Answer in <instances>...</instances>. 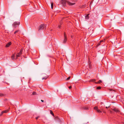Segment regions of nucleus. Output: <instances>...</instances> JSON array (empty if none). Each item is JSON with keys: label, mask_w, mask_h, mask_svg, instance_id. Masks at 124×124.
Instances as JSON below:
<instances>
[{"label": "nucleus", "mask_w": 124, "mask_h": 124, "mask_svg": "<svg viewBox=\"0 0 124 124\" xmlns=\"http://www.w3.org/2000/svg\"><path fill=\"white\" fill-rule=\"evenodd\" d=\"M39 116L37 117H36V119H37H37H38V118H39Z\"/></svg>", "instance_id": "obj_32"}, {"label": "nucleus", "mask_w": 124, "mask_h": 124, "mask_svg": "<svg viewBox=\"0 0 124 124\" xmlns=\"http://www.w3.org/2000/svg\"><path fill=\"white\" fill-rule=\"evenodd\" d=\"M32 94L33 95H35L36 94V93L35 92H33L32 93Z\"/></svg>", "instance_id": "obj_22"}, {"label": "nucleus", "mask_w": 124, "mask_h": 124, "mask_svg": "<svg viewBox=\"0 0 124 124\" xmlns=\"http://www.w3.org/2000/svg\"><path fill=\"white\" fill-rule=\"evenodd\" d=\"M61 2L64 5L66 3V1L63 0H62Z\"/></svg>", "instance_id": "obj_9"}, {"label": "nucleus", "mask_w": 124, "mask_h": 124, "mask_svg": "<svg viewBox=\"0 0 124 124\" xmlns=\"http://www.w3.org/2000/svg\"><path fill=\"white\" fill-rule=\"evenodd\" d=\"M108 107H106V108H108Z\"/></svg>", "instance_id": "obj_35"}, {"label": "nucleus", "mask_w": 124, "mask_h": 124, "mask_svg": "<svg viewBox=\"0 0 124 124\" xmlns=\"http://www.w3.org/2000/svg\"><path fill=\"white\" fill-rule=\"evenodd\" d=\"M51 8L52 9H53V7L54 4L53 3H51Z\"/></svg>", "instance_id": "obj_13"}, {"label": "nucleus", "mask_w": 124, "mask_h": 124, "mask_svg": "<svg viewBox=\"0 0 124 124\" xmlns=\"http://www.w3.org/2000/svg\"><path fill=\"white\" fill-rule=\"evenodd\" d=\"M67 85L68 86L69 88L70 89V86H69V83L67 82L66 83Z\"/></svg>", "instance_id": "obj_19"}, {"label": "nucleus", "mask_w": 124, "mask_h": 124, "mask_svg": "<svg viewBox=\"0 0 124 124\" xmlns=\"http://www.w3.org/2000/svg\"><path fill=\"white\" fill-rule=\"evenodd\" d=\"M22 50H23L22 49H21L20 50V51L19 52V53H21V54H22Z\"/></svg>", "instance_id": "obj_23"}, {"label": "nucleus", "mask_w": 124, "mask_h": 124, "mask_svg": "<svg viewBox=\"0 0 124 124\" xmlns=\"http://www.w3.org/2000/svg\"><path fill=\"white\" fill-rule=\"evenodd\" d=\"M101 88V87H100L99 86L97 87V89H100Z\"/></svg>", "instance_id": "obj_24"}, {"label": "nucleus", "mask_w": 124, "mask_h": 124, "mask_svg": "<svg viewBox=\"0 0 124 124\" xmlns=\"http://www.w3.org/2000/svg\"><path fill=\"white\" fill-rule=\"evenodd\" d=\"M75 4V3H71L70 2V5H74Z\"/></svg>", "instance_id": "obj_26"}, {"label": "nucleus", "mask_w": 124, "mask_h": 124, "mask_svg": "<svg viewBox=\"0 0 124 124\" xmlns=\"http://www.w3.org/2000/svg\"><path fill=\"white\" fill-rule=\"evenodd\" d=\"M70 79V76L66 80H68Z\"/></svg>", "instance_id": "obj_29"}, {"label": "nucleus", "mask_w": 124, "mask_h": 124, "mask_svg": "<svg viewBox=\"0 0 124 124\" xmlns=\"http://www.w3.org/2000/svg\"><path fill=\"white\" fill-rule=\"evenodd\" d=\"M102 82V81L101 80H100L98 82H95V84H98V83H101Z\"/></svg>", "instance_id": "obj_14"}, {"label": "nucleus", "mask_w": 124, "mask_h": 124, "mask_svg": "<svg viewBox=\"0 0 124 124\" xmlns=\"http://www.w3.org/2000/svg\"><path fill=\"white\" fill-rule=\"evenodd\" d=\"M70 89L71 88V86H70Z\"/></svg>", "instance_id": "obj_36"}, {"label": "nucleus", "mask_w": 124, "mask_h": 124, "mask_svg": "<svg viewBox=\"0 0 124 124\" xmlns=\"http://www.w3.org/2000/svg\"><path fill=\"white\" fill-rule=\"evenodd\" d=\"M104 112V113H105V112Z\"/></svg>", "instance_id": "obj_37"}, {"label": "nucleus", "mask_w": 124, "mask_h": 124, "mask_svg": "<svg viewBox=\"0 0 124 124\" xmlns=\"http://www.w3.org/2000/svg\"><path fill=\"white\" fill-rule=\"evenodd\" d=\"M21 55V54L19 52L17 53L16 55V59H17L18 58V57H20Z\"/></svg>", "instance_id": "obj_4"}, {"label": "nucleus", "mask_w": 124, "mask_h": 124, "mask_svg": "<svg viewBox=\"0 0 124 124\" xmlns=\"http://www.w3.org/2000/svg\"><path fill=\"white\" fill-rule=\"evenodd\" d=\"M15 54H13L11 56V58L12 60H14L15 58Z\"/></svg>", "instance_id": "obj_8"}, {"label": "nucleus", "mask_w": 124, "mask_h": 124, "mask_svg": "<svg viewBox=\"0 0 124 124\" xmlns=\"http://www.w3.org/2000/svg\"><path fill=\"white\" fill-rule=\"evenodd\" d=\"M19 22H15L13 24V27H16L18 25H19Z\"/></svg>", "instance_id": "obj_2"}, {"label": "nucleus", "mask_w": 124, "mask_h": 124, "mask_svg": "<svg viewBox=\"0 0 124 124\" xmlns=\"http://www.w3.org/2000/svg\"><path fill=\"white\" fill-rule=\"evenodd\" d=\"M19 31V30H17L14 33V34H15L16 33H17Z\"/></svg>", "instance_id": "obj_27"}, {"label": "nucleus", "mask_w": 124, "mask_h": 124, "mask_svg": "<svg viewBox=\"0 0 124 124\" xmlns=\"http://www.w3.org/2000/svg\"><path fill=\"white\" fill-rule=\"evenodd\" d=\"M83 108L85 110H87L88 109V107H83Z\"/></svg>", "instance_id": "obj_15"}, {"label": "nucleus", "mask_w": 124, "mask_h": 124, "mask_svg": "<svg viewBox=\"0 0 124 124\" xmlns=\"http://www.w3.org/2000/svg\"><path fill=\"white\" fill-rule=\"evenodd\" d=\"M94 109L95 110H96V111L97 110V109H98V107H97L96 106L94 107Z\"/></svg>", "instance_id": "obj_18"}, {"label": "nucleus", "mask_w": 124, "mask_h": 124, "mask_svg": "<svg viewBox=\"0 0 124 124\" xmlns=\"http://www.w3.org/2000/svg\"><path fill=\"white\" fill-rule=\"evenodd\" d=\"M89 67L90 68H91V66L90 64H89Z\"/></svg>", "instance_id": "obj_31"}, {"label": "nucleus", "mask_w": 124, "mask_h": 124, "mask_svg": "<svg viewBox=\"0 0 124 124\" xmlns=\"http://www.w3.org/2000/svg\"><path fill=\"white\" fill-rule=\"evenodd\" d=\"M9 111V110L8 109V110H5L4 111H3L4 113H7Z\"/></svg>", "instance_id": "obj_11"}, {"label": "nucleus", "mask_w": 124, "mask_h": 124, "mask_svg": "<svg viewBox=\"0 0 124 124\" xmlns=\"http://www.w3.org/2000/svg\"><path fill=\"white\" fill-rule=\"evenodd\" d=\"M104 41V40H102L100 41V42L101 43L102 42H103Z\"/></svg>", "instance_id": "obj_30"}, {"label": "nucleus", "mask_w": 124, "mask_h": 124, "mask_svg": "<svg viewBox=\"0 0 124 124\" xmlns=\"http://www.w3.org/2000/svg\"><path fill=\"white\" fill-rule=\"evenodd\" d=\"M112 110L115 111L116 112L118 113H119L120 112V111L118 109L116 108H113L112 109Z\"/></svg>", "instance_id": "obj_3"}, {"label": "nucleus", "mask_w": 124, "mask_h": 124, "mask_svg": "<svg viewBox=\"0 0 124 124\" xmlns=\"http://www.w3.org/2000/svg\"><path fill=\"white\" fill-rule=\"evenodd\" d=\"M90 14H88L86 15L85 16V19L86 20H88L89 19V16Z\"/></svg>", "instance_id": "obj_7"}, {"label": "nucleus", "mask_w": 124, "mask_h": 124, "mask_svg": "<svg viewBox=\"0 0 124 124\" xmlns=\"http://www.w3.org/2000/svg\"><path fill=\"white\" fill-rule=\"evenodd\" d=\"M41 101L42 102H44V101L43 100H41Z\"/></svg>", "instance_id": "obj_34"}, {"label": "nucleus", "mask_w": 124, "mask_h": 124, "mask_svg": "<svg viewBox=\"0 0 124 124\" xmlns=\"http://www.w3.org/2000/svg\"><path fill=\"white\" fill-rule=\"evenodd\" d=\"M101 42H100L98 44H97V46H99L100 45H101Z\"/></svg>", "instance_id": "obj_28"}, {"label": "nucleus", "mask_w": 124, "mask_h": 124, "mask_svg": "<svg viewBox=\"0 0 124 124\" xmlns=\"http://www.w3.org/2000/svg\"><path fill=\"white\" fill-rule=\"evenodd\" d=\"M97 111L99 113H101V111L99 109H97Z\"/></svg>", "instance_id": "obj_16"}, {"label": "nucleus", "mask_w": 124, "mask_h": 124, "mask_svg": "<svg viewBox=\"0 0 124 124\" xmlns=\"http://www.w3.org/2000/svg\"><path fill=\"white\" fill-rule=\"evenodd\" d=\"M67 85L68 86L69 88L70 89V86H69V83L67 82L66 83Z\"/></svg>", "instance_id": "obj_20"}, {"label": "nucleus", "mask_w": 124, "mask_h": 124, "mask_svg": "<svg viewBox=\"0 0 124 124\" xmlns=\"http://www.w3.org/2000/svg\"><path fill=\"white\" fill-rule=\"evenodd\" d=\"M50 112L51 114L53 116H54V114L51 110H50Z\"/></svg>", "instance_id": "obj_10"}, {"label": "nucleus", "mask_w": 124, "mask_h": 124, "mask_svg": "<svg viewBox=\"0 0 124 124\" xmlns=\"http://www.w3.org/2000/svg\"><path fill=\"white\" fill-rule=\"evenodd\" d=\"M48 77L47 76H46L45 77H43L42 78V79H45L46 80L47 79V78Z\"/></svg>", "instance_id": "obj_12"}, {"label": "nucleus", "mask_w": 124, "mask_h": 124, "mask_svg": "<svg viewBox=\"0 0 124 124\" xmlns=\"http://www.w3.org/2000/svg\"><path fill=\"white\" fill-rule=\"evenodd\" d=\"M64 39L63 42L64 43H65L66 42V41L67 40V38H66V34L65 33H64Z\"/></svg>", "instance_id": "obj_5"}, {"label": "nucleus", "mask_w": 124, "mask_h": 124, "mask_svg": "<svg viewBox=\"0 0 124 124\" xmlns=\"http://www.w3.org/2000/svg\"><path fill=\"white\" fill-rule=\"evenodd\" d=\"M3 113H4L3 111H2L1 112V114L0 115V116L2 115H3Z\"/></svg>", "instance_id": "obj_25"}, {"label": "nucleus", "mask_w": 124, "mask_h": 124, "mask_svg": "<svg viewBox=\"0 0 124 124\" xmlns=\"http://www.w3.org/2000/svg\"><path fill=\"white\" fill-rule=\"evenodd\" d=\"M58 27V28H60V27H61V25H59Z\"/></svg>", "instance_id": "obj_33"}, {"label": "nucleus", "mask_w": 124, "mask_h": 124, "mask_svg": "<svg viewBox=\"0 0 124 124\" xmlns=\"http://www.w3.org/2000/svg\"><path fill=\"white\" fill-rule=\"evenodd\" d=\"M11 44V42H9L6 45L5 47H9Z\"/></svg>", "instance_id": "obj_6"}, {"label": "nucleus", "mask_w": 124, "mask_h": 124, "mask_svg": "<svg viewBox=\"0 0 124 124\" xmlns=\"http://www.w3.org/2000/svg\"><path fill=\"white\" fill-rule=\"evenodd\" d=\"M46 25H44L43 24H41L38 28L39 31L40 30H42L43 29H44V28H45L46 29Z\"/></svg>", "instance_id": "obj_1"}, {"label": "nucleus", "mask_w": 124, "mask_h": 124, "mask_svg": "<svg viewBox=\"0 0 124 124\" xmlns=\"http://www.w3.org/2000/svg\"><path fill=\"white\" fill-rule=\"evenodd\" d=\"M95 81V79H92L89 81V82H94Z\"/></svg>", "instance_id": "obj_21"}, {"label": "nucleus", "mask_w": 124, "mask_h": 124, "mask_svg": "<svg viewBox=\"0 0 124 124\" xmlns=\"http://www.w3.org/2000/svg\"><path fill=\"white\" fill-rule=\"evenodd\" d=\"M4 95V94L2 93H0V97H2Z\"/></svg>", "instance_id": "obj_17"}]
</instances>
